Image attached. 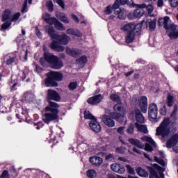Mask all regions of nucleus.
Wrapping results in <instances>:
<instances>
[{
  "label": "nucleus",
  "instance_id": "f257e3e1",
  "mask_svg": "<svg viewBox=\"0 0 178 178\" xmlns=\"http://www.w3.org/2000/svg\"><path fill=\"white\" fill-rule=\"evenodd\" d=\"M60 99V95L56 90H47L46 101L49 104L44 108L45 113L44 114V118L42 119V121L46 124H49L51 122L59 119V108H60V105L56 102H59ZM52 101H56V102Z\"/></svg>",
  "mask_w": 178,
  "mask_h": 178
},
{
  "label": "nucleus",
  "instance_id": "f03ea898",
  "mask_svg": "<svg viewBox=\"0 0 178 178\" xmlns=\"http://www.w3.org/2000/svg\"><path fill=\"white\" fill-rule=\"evenodd\" d=\"M178 106L174 105V108L171 113L170 118H173L175 121L170 120V118H164L159 126L156 129V136H161L163 140H166L170 135V133H176L177 127H176V115H177Z\"/></svg>",
  "mask_w": 178,
  "mask_h": 178
},
{
  "label": "nucleus",
  "instance_id": "7ed1b4c3",
  "mask_svg": "<svg viewBox=\"0 0 178 178\" xmlns=\"http://www.w3.org/2000/svg\"><path fill=\"white\" fill-rule=\"evenodd\" d=\"M39 62L43 67L48 63L50 67L55 70H60L63 67V60L51 52H44L43 56L40 58Z\"/></svg>",
  "mask_w": 178,
  "mask_h": 178
},
{
  "label": "nucleus",
  "instance_id": "20e7f679",
  "mask_svg": "<svg viewBox=\"0 0 178 178\" xmlns=\"http://www.w3.org/2000/svg\"><path fill=\"white\" fill-rule=\"evenodd\" d=\"M143 25L141 24H134V23H127L122 27L121 30L125 34L126 44H131L141 34Z\"/></svg>",
  "mask_w": 178,
  "mask_h": 178
},
{
  "label": "nucleus",
  "instance_id": "39448f33",
  "mask_svg": "<svg viewBox=\"0 0 178 178\" xmlns=\"http://www.w3.org/2000/svg\"><path fill=\"white\" fill-rule=\"evenodd\" d=\"M63 80V73L60 71H49L46 73L44 79V86L46 87L55 88L58 87L59 82Z\"/></svg>",
  "mask_w": 178,
  "mask_h": 178
},
{
  "label": "nucleus",
  "instance_id": "423d86ee",
  "mask_svg": "<svg viewBox=\"0 0 178 178\" xmlns=\"http://www.w3.org/2000/svg\"><path fill=\"white\" fill-rule=\"evenodd\" d=\"M136 9L134 11V17H141L145 13L147 12L149 14L152 12H154V6L151 4H145L143 3L142 4L136 5Z\"/></svg>",
  "mask_w": 178,
  "mask_h": 178
},
{
  "label": "nucleus",
  "instance_id": "0eeeda50",
  "mask_svg": "<svg viewBox=\"0 0 178 178\" xmlns=\"http://www.w3.org/2000/svg\"><path fill=\"white\" fill-rule=\"evenodd\" d=\"M147 169L149 172V178H165V168H162L161 165L154 163L153 164V168L151 166H147Z\"/></svg>",
  "mask_w": 178,
  "mask_h": 178
},
{
  "label": "nucleus",
  "instance_id": "6e6552de",
  "mask_svg": "<svg viewBox=\"0 0 178 178\" xmlns=\"http://www.w3.org/2000/svg\"><path fill=\"white\" fill-rule=\"evenodd\" d=\"M133 3V0H115L112 6V9H114L115 15H118V19L121 20L124 19L123 13L122 12V8L120 6L123 5H131Z\"/></svg>",
  "mask_w": 178,
  "mask_h": 178
},
{
  "label": "nucleus",
  "instance_id": "1a4fd4ad",
  "mask_svg": "<svg viewBox=\"0 0 178 178\" xmlns=\"http://www.w3.org/2000/svg\"><path fill=\"white\" fill-rule=\"evenodd\" d=\"M135 118L137 122H135V127L138 130V131H143V133H145V134H147V127L145 125H142L143 123H144V121L145 120V118H144V115H143V113H141V111L140 109L136 108L135 110ZM140 123V124H138Z\"/></svg>",
  "mask_w": 178,
  "mask_h": 178
},
{
  "label": "nucleus",
  "instance_id": "9d476101",
  "mask_svg": "<svg viewBox=\"0 0 178 178\" xmlns=\"http://www.w3.org/2000/svg\"><path fill=\"white\" fill-rule=\"evenodd\" d=\"M113 111L116 113V119L118 120L120 123H122V122H123V118L124 117V113L126 112V108H124V106H123L122 102L115 104L113 106Z\"/></svg>",
  "mask_w": 178,
  "mask_h": 178
},
{
  "label": "nucleus",
  "instance_id": "9b49d317",
  "mask_svg": "<svg viewBox=\"0 0 178 178\" xmlns=\"http://www.w3.org/2000/svg\"><path fill=\"white\" fill-rule=\"evenodd\" d=\"M148 115L149 119H152L153 122H159L158 118V106L155 103H152L149 105Z\"/></svg>",
  "mask_w": 178,
  "mask_h": 178
},
{
  "label": "nucleus",
  "instance_id": "f8f14e48",
  "mask_svg": "<svg viewBox=\"0 0 178 178\" xmlns=\"http://www.w3.org/2000/svg\"><path fill=\"white\" fill-rule=\"evenodd\" d=\"M89 127L95 133H100L101 130H102L101 124H99V122H98V120H97V118L93 120H90L89 122Z\"/></svg>",
  "mask_w": 178,
  "mask_h": 178
},
{
  "label": "nucleus",
  "instance_id": "ddd939ff",
  "mask_svg": "<svg viewBox=\"0 0 178 178\" xmlns=\"http://www.w3.org/2000/svg\"><path fill=\"white\" fill-rule=\"evenodd\" d=\"M139 108L143 113H147V111H148V99L147 96H142L140 97Z\"/></svg>",
  "mask_w": 178,
  "mask_h": 178
},
{
  "label": "nucleus",
  "instance_id": "4468645a",
  "mask_svg": "<svg viewBox=\"0 0 178 178\" xmlns=\"http://www.w3.org/2000/svg\"><path fill=\"white\" fill-rule=\"evenodd\" d=\"M65 52L67 55H69L70 56H72V58H77L81 55L82 51L81 50H79V49H74V48H70L66 47Z\"/></svg>",
  "mask_w": 178,
  "mask_h": 178
},
{
  "label": "nucleus",
  "instance_id": "2eb2a0df",
  "mask_svg": "<svg viewBox=\"0 0 178 178\" xmlns=\"http://www.w3.org/2000/svg\"><path fill=\"white\" fill-rule=\"evenodd\" d=\"M178 143V134H174L170 139L166 141V147L167 148H172V147H175L177 145Z\"/></svg>",
  "mask_w": 178,
  "mask_h": 178
},
{
  "label": "nucleus",
  "instance_id": "dca6fc26",
  "mask_svg": "<svg viewBox=\"0 0 178 178\" xmlns=\"http://www.w3.org/2000/svg\"><path fill=\"white\" fill-rule=\"evenodd\" d=\"M102 99H104V97L101 94L96 95L91 97H89L87 100L88 104L90 105H98Z\"/></svg>",
  "mask_w": 178,
  "mask_h": 178
},
{
  "label": "nucleus",
  "instance_id": "f3484780",
  "mask_svg": "<svg viewBox=\"0 0 178 178\" xmlns=\"http://www.w3.org/2000/svg\"><path fill=\"white\" fill-rule=\"evenodd\" d=\"M49 47L55 52H63L65 51V47L60 45L58 40H53Z\"/></svg>",
  "mask_w": 178,
  "mask_h": 178
},
{
  "label": "nucleus",
  "instance_id": "a211bd4d",
  "mask_svg": "<svg viewBox=\"0 0 178 178\" xmlns=\"http://www.w3.org/2000/svg\"><path fill=\"white\" fill-rule=\"evenodd\" d=\"M56 40L58 42L60 45H67L69 44V41H70V37L66 35V33H63L62 35H59L56 36Z\"/></svg>",
  "mask_w": 178,
  "mask_h": 178
},
{
  "label": "nucleus",
  "instance_id": "6ab92c4d",
  "mask_svg": "<svg viewBox=\"0 0 178 178\" xmlns=\"http://www.w3.org/2000/svg\"><path fill=\"white\" fill-rule=\"evenodd\" d=\"M102 122H103L107 127H115V120H113L109 115H103L102 117Z\"/></svg>",
  "mask_w": 178,
  "mask_h": 178
},
{
  "label": "nucleus",
  "instance_id": "aec40b11",
  "mask_svg": "<svg viewBox=\"0 0 178 178\" xmlns=\"http://www.w3.org/2000/svg\"><path fill=\"white\" fill-rule=\"evenodd\" d=\"M111 169L113 170V172H115V173H119L120 175H122L126 172V168H124V166L121 165L118 163L112 164L111 165Z\"/></svg>",
  "mask_w": 178,
  "mask_h": 178
},
{
  "label": "nucleus",
  "instance_id": "412c9836",
  "mask_svg": "<svg viewBox=\"0 0 178 178\" xmlns=\"http://www.w3.org/2000/svg\"><path fill=\"white\" fill-rule=\"evenodd\" d=\"M89 162L92 163V165H95V166H99L100 165H102L104 159H102V158L99 156H94L90 157Z\"/></svg>",
  "mask_w": 178,
  "mask_h": 178
},
{
  "label": "nucleus",
  "instance_id": "4be33fe9",
  "mask_svg": "<svg viewBox=\"0 0 178 178\" xmlns=\"http://www.w3.org/2000/svg\"><path fill=\"white\" fill-rule=\"evenodd\" d=\"M23 98L24 99H25L26 102L30 103L34 101L35 96L33 92H31V90H29L24 93Z\"/></svg>",
  "mask_w": 178,
  "mask_h": 178
},
{
  "label": "nucleus",
  "instance_id": "5701e85b",
  "mask_svg": "<svg viewBox=\"0 0 178 178\" xmlns=\"http://www.w3.org/2000/svg\"><path fill=\"white\" fill-rule=\"evenodd\" d=\"M128 141L129 144H131V145H134L135 147H137L140 149H143V148H144V145H143V143H141V141H140V140L138 139L131 138H129Z\"/></svg>",
  "mask_w": 178,
  "mask_h": 178
},
{
  "label": "nucleus",
  "instance_id": "b1692460",
  "mask_svg": "<svg viewBox=\"0 0 178 178\" xmlns=\"http://www.w3.org/2000/svg\"><path fill=\"white\" fill-rule=\"evenodd\" d=\"M67 34L70 35H75V37H83V33L79 29H68L67 30Z\"/></svg>",
  "mask_w": 178,
  "mask_h": 178
},
{
  "label": "nucleus",
  "instance_id": "393cba45",
  "mask_svg": "<svg viewBox=\"0 0 178 178\" xmlns=\"http://www.w3.org/2000/svg\"><path fill=\"white\" fill-rule=\"evenodd\" d=\"M147 27L149 26L150 31H154L156 29V19H147L146 21Z\"/></svg>",
  "mask_w": 178,
  "mask_h": 178
},
{
  "label": "nucleus",
  "instance_id": "a878e982",
  "mask_svg": "<svg viewBox=\"0 0 178 178\" xmlns=\"http://www.w3.org/2000/svg\"><path fill=\"white\" fill-rule=\"evenodd\" d=\"M10 15H12V12L10 11V10L6 9L2 14L1 22H8V20L10 19Z\"/></svg>",
  "mask_w": 178,
  "mask_h": 178
},
{
  "label": "nucleus",
  "instance_id": "bb28decb",
  "mask_svg": "<svg viewBox=\"0 0 178 178\" xmlns=\"http://www.w3.org/2000/svg\"><path fill=\"white\" fill-rule=\"evenodd\" d=\"M136 172L137 175H138V176H140V177H148L149 176V173L148 172H147L145 170L141 168V167H138L136 169Z\"/></svg>",
  "mask_w": 178,
  "mask_h": 178
},
{
  "label": "nucleus",
  "instance_id": "cd10ccee",
  "mask_svg": "<svg viewBox=\"0 0 178 178\" xmlns=\"http://www.w3.org/2000/svg\"><path fill=\"white\" fill-rule=\"evenodd\" d=\"M47 34L49 35L51 40H56L57 36L59 35V34L55 33V29H54V27L52 26L48 29Z\"/></svg>",
  "mask_w": 178,
  "mask_h": 178
},
{
  "label": "nucleus",
  "instance_id": "c85d7f7f",
  "mask_svg": "<svg viewBox=\"0 0 178 178\" xmlns=\"http://www.w3.org/2000/svg\"><path fill=\"white\" fill-rule=\"evenodd\" d=\"M135 126L136 125L133 123L129 124L126 129L127 134H129V136H133V134H134Z\"/></svg>",
  "mask_w": 178,
  "mask_h": 178
},
{
  "label": "nucleus",
  "instance_id": "c756f323",
  "mask_svg": "<svg viewBox=\"0 0 178 178\" xmlns=\"http://www.w3.org/2000/svg\"><path fill=\"white\" fill-rule=\"evenodd\" d=\"M175 97L172 95H168L167 96V106L168 108H172L173 106V104L175 102Z\"/></svg>",
  "mask_w": 178,
  "mask_h": 178
},
{
  "label": "nucleus",
  "instance_id": "7c9ffc66",
  "mask_svg": "<svg viewBox=\"0 0 178 178\" xmlns=\"http://www.w3.org/2000/svg\"><path fill=\"white\" fill-rule=\"evenodd\" d=\"M85 119H88L89 120H95L97 119L95 116L92 115V113L90 112V111L86 110L83 113Z\"/></svg>",
  "mask_w": 178,
  "mask_h": 178
},
{
  "label": "nucleus",
  "instance_id": "2f4dec72",
  "mask_svg": "<svg viewBox=\"0 0 178 178\" xmlns=\"http://www.w3.org/2000/svg\"><path fill=\"white\" fill-rule=\"evenodd\" d=\"M77 63H79V65H83V66H86V63L88 62V60H87V56L83 55L81 56L79 58L76 59Z\"/></svg>",
  "mask_w": 178,
  "mask_h": 178
},
{
  "label": "nucleus",
  "instance_id": "473e14b6",
  "mask_svg": "<svg viewBox=\"0 0 178 178\" xmlns=\"http://www.w3.org/2000/svg\"><path fill=\"white\" fill-rule=\"evenodd\" d=\"M110 99L113 101V102H118V104L122 102V99H120V96L116 94H111L110 95Z\"/></svg>",
  "mask_w": 178,
  "mask_h": 178
},
{
  "label": "nucleus",
  "instance_id": "72a5a7b5",
  "mask_svg": "<svg viewBox=\"0 0 178 178\" xmlns=\"http://www.w3.org/2000/svg\"><path fill=\"white\" fill-rule=\"evenodd\" d=\"M143 140L146 141V143H149L151 144L152 147H156V143H155V141H154V139L149 136H145L143 137Z\"/></svg>",
  "mask_w": 178,
  "mask_h": 178
},
{
  "label": "nucleus",
  "instance_id": "f704fd0d",
  "mask_svg": "<svg viewBox=\"0 0 178 178\" xmlns=\"http://www.w3.org/2000/svg\"><path fill=\"white\" fill-rule=\"evenodd\" d=\"M22 115H24V118H22L21 120H19V122L21 123V122H26L29 123V112H27V110H23Z\"/></svg>",
  "mask_w": 178,
  "mask_h": 178
},
{
  "label": "nucleus",
  "instance_id": "c9c22d12",
  "mask_svg": "<svg viewBox=\"0 0 178 178\" xmlns=\"http://www.w3.org/2000/svg\"><path fill=\"white\" fill-rule=\"evenodd\" d=\"M54 26L56 27V29H57V30H60V31H62V30H63V24H62V22H59V20H58L57 19H56V21L54 22Z\"/></svg>",
  "mask_w": 178,
  "mask_h": 178
},
{
  "label": "nucleus",
  "instance_id": "e433bc0d",
  "mask_svg": "<svg viewBox=\"0 0 178 178\" xmlns=\"http://www.w3.org/2000/svg\"><path fill=\"white\" fill-rule=\"evenodd\" d=\"M86 175L89 178H94L95 177V176H97V172L95 171V170H88L86 172Z\"/></svg>",
  "mask_w": 178,
  "mask_h": 178
},
{
  "label": "nucleus",
  "instance_id": "4c0bfd02",
  "mask_svg": "<svg viewBox=\"0 0 178 178\" xmlns=\"http://www.w3.org/2000/svg\"><path fill=\"white\" fill-rule=\"evenodd\" d=\"M12 26V22L6 21L1 26V30H8Z\"/></svg>",
  "mask_w": 178,
  "mask_h": 178
},
{
  "label": "nucleus",
  "instance_id": "58836bf2",
  "mask_svg": "<svg viewBox=\"0 0 178 178\" xmlns=\"http://www.w3.org/2000/svg\"><path fill=\"white\" fill-rule=\"evenodd\" d=\"M68 88L70 91H74L77 88V81L70 82L68 85Z\"/></svg>",
  "mask_w": 178,
  "mask_h": 178
},
{
  "label": "nucleus",
  "instance_id": "ea45409f",
  "mask_svg": "<svg viewBox=\"0 0 178 178\" xmlns=\"http://www.w3.org/2000/svg\"><path fill=\"white\" fill-rule=\"evenodd\" d=\"M163 20L164 29H165V30H169L170 28H169V26L168 25V23H169V20H170V17L165 16L164 17Z\"/></svg>",
  "mask_w": 178,
  "mask_h": 178
},
{
  "label": "nucleus",
  "instance_id": "a19ab883",
  "mask_svg": "<svg viewBox=\"0 0 178 178\" xmlns=\"http://www.w3.org/2000/svg\"><path fill=\"white\" fill-rule=\"evenodd\" d=\"M15 60H16V57L10 56L6 61V64L7 65V66H10L12 63H15Z\"/></svg>",
  "mask_w": 178,
  "mask_h": 178
},
{
  "label": "nucleus",
  "instance_id": "79ce46f5",
  "mask_svg": "<svg viewBox=\"0 0 178 178\" xmlns=\"http://www.w3.org/2000/svg\"><path fill=\"white\" fill-rule=\"evenodd\" d=\"M168 37L170 40H177L178 38V31L175 32H170L168 33Z\"/></svg>",
  "mask_w": 178,
  "mask_h": 178
},
{
  "label": "nucleus",
  "instance_id": "37998d69",
  "mask_svg": "<svg viewBox=\"0 0 178 178\" xmlns=\"http://www.w3.org/2000/svg\"><path fill=\"white\" fill-rule=\"evenodd\" d=\"M46 5L49 12H52L54 10V3L52 2V0L47 1Z\"/></svg>",
  "mask_w": 178,
  "mask_h": 178
},
{
  "label": "nucleus",
  "instance_id": "c03bdc74",
  "mask_svg": "<svg viewBox=\"0 0 178 178\" xmlns=\"http://www.w3.org/2000/svg\"><path fill=\"white\" fill-rule=\"evenodd\" d=\"M159 113L163 116H166V113H168V108H166V105H163L161 106Z\"/></svg>",
  "mask_w": 178,
  "mask_h": 178
},
{
  "label": "nucleus",
  "instance_id": "a18cd8bd",
  "mask_svg": "<svg viewBox=\"0 0 178 178\" xmlns=\"http://www.w3.org/2000/svg\"><path fill=\"white\" fill-rule=\"evenodd\" d=\"M113 10L115 12V9L112 8V6H107L104 10L105 15H111Z\"/></svg>",
  "mask_w": 178,
  "mask_h": 178
},
{
  "label": "nucleus",
  "instance_id": "49530a36",
  "mask_svg": "<svg viewBox=\"0 0 178 178\" xmlns=\"http://www.w3.org/2000/svg\"><path fill=\"white\" fill-rule=\"evenodd\" d=\"M125 168L129 175H136V171H134V168H133L131 165H127Z\"/></svg>",
  "mask_w": 178,
  "mask_h": 178
},
{
  "label": "nucleus",
  "instance_id": "de8ad7c7",
  "mask_svg": "<svg viewBox=\"0 0 178 178\" xmlns=\"http://www.w3.org/2000/svg\"><path fill=\"white\" fill-rule=\"evenodd\" d=\"M154 161H155V162H156L157 163H159L163 168H164V166H165V160H163V159H159L156 156V157H154Z\"/></svg>",
  "mask_w": 178,
  "mask_h": 178
},
{
  "label": "nucleus",
  "instance_id": "09e8293b",
  "mask_svg": "<svg viewBox=\"0 0 178 178\" xmlns=\"http://www.w3.org/2000/svg\"><path fill=\"white\" fill-rule=\"evenodd\" d=\"M21 12L22 14L24 13H27L28 10H27V0H24L22 9H21Z\"/></svg>",
  "mask_w": 178,
  "mask_h": 178
},
{
  "label": "nucleus",
  "instance_id": "8fccbe9b",
  "mask_svg": "<svg viewBox=\"0 0 178 178\" xmlns=\"http://www.w3.org/2000/svg\"><path fill=\"white\" fill-rule=\"evenodd\" d=\"M152 144L145 143V151L147 152H152L154 151V148L152 146Z\"/></svg>",
  "mask_w": 178,
  "mask_h": 178
},
{
  "label": "nucleus",
  "instance_id": "3c124183",
  "mask_svg": "<svg viewBox=\"0 0 178 178\" xmlns=\"http://www.w3.org/2000/svg\"><path fill=\"white\" fill-rule=\"evenodd\" d=\"M21 13H17L16 14H15L11 19H10V22L12 23V22H17V20H19V18L21 16Z\"/></svg>",
  "mask_w": 178,
  "mask_h": 178
},
{
  "label": "nucleus",
  "instance_id": "603ef678",
  "mask_svg": "<svg viewBox=\"0 0 178 178\" xmlns=\"http://www.w3.org/2000/svg\"><path fill=\"white\" fill-rule=\"evenodd\" d=\"M168 2L170 3L171 8H177L178 0H168Z\"/></svg>",
  "mask_w": 178,
  "mask_h": 178
},
{
  "label": "nucleus",
  "instance_id": "864d4df0",
  "mask_svg": "<svg viewBox=\"0 0 178 178\" xmlns=\"http://www.w3.org/2000/svg\"><path fill=\"white\" fill-rule=\"evenodd\" d=\"M46 23H47L48 24H55V22H56V17H51V18H48L46 19Z\"/></svg>",
  "mask_w": 178,
  "mask_h": 178
},
{
  "label": "nucleus",
  "instance_id": "5fc2aeb1",
  "mask_svg": "<svg viewBox=\"0 0 178 178\" xmlns=\"http://www.w3.org/2000/svg\"><path fill=\"white\" fill-rule=\"evenodd\" d=\"M56 2L62 9H65V1L63 0H53Z\"/></svg>",
  "mask_w": 178,
  "mask_h": 178
},
{
  "label": "nucleus",
  "instance_id": "6e6d98bb",
  "mask_svg": "<svg viewBox=\"0 0 178 178\" xmlns=\"http://www.w3.org/2000/svg\"><path fill=\"white\" fill-rule=\"evenodd\" d=\"M33 126H36V129L37 130H40V129H42V127H44V123H42V122L40 121L37 123H33Z\"/></svg>",
  "mask_w": 178,
  "mask_h": 178
},
{
  "label": "nucleus",
  "instance_id": "4d7b16f0",
  "mask_svg": "<svg viewBox=\"0 0 178 178\" xmlns=\"http://www.w3.org/2000/svg\"><path fill=\"white\" fill-rule=\"evenodd\" d=\"M0 178H10V175H9V172L8 170H3L0 176Z\"/></svg>",
  "mask_w": 178,
  "mask_h": 178
},
{
  "label": "nucleus",
  "instance_id": "13d9d810",
  "mask_svg": "<svg viewBox=\"0 0 178 178\" xmlns=\"http://www.w3.org/2000/svg\"><path fill=\"white\" fill-rule=\"evenodd\" d=\"M35 30L37 37H38V38H42V33H41V31H40V29H38V26H35Z\"/></svg>",
  "mask_w": 178,
  "mask_h": 178
},
{
  "label": "nucleus",
  "instance_id": "bf43d9fd",
  "mask_svg": "<svg viewBox=\"0 0 178 178\" xmlns=\"http://www.w3.org/2000/svg\"><path fill=\"white\" fill-rule=\"evenodd\" d=\"M71 17H72V20H74V22H75V23H80V19H79L77 15H76L74 14H72Z\"/></svg>",
  "mask_w": 178,
  "mask_h": 178
},
{
  "label": "nucleus",
  "instance_id": "052dcab7",
  "mask_svg": "<svg viewBox=\"0 0 178 178\" xmlns=\"http://www.w3.org/2000/svg\"><path fill=\"white\" fill-rule=\"evenodd\" d=\"M124 129H126L125 127H120L118 128L117 132L119 134H124Z\"/></svg>",
  "mask_w": 178,
  "mask_h": 178
},
{
  "label": "nucleus",
  "instance_id": "680f3d73",
  "mask_svg": "<svg viewBox=\"0 0 178 178\" xmlns=\"http://www.w3.org/2000/svg\"><path fill=\"white\" fill-rule=\"evenodd\" d=\"M115 152H117V154H124V150H123V147H118L115 148Z\"/></svg>",
  "mask_w": 178,
  "mask_h": 178
},
{
  "label": "nucleus",
  "instance_id": "e2e57ef3",
  "mask_svg": "<svg viewBox=\"0 0 178 178\" xmlns=\"http://www.w3.org/2000/svg\"><path fill=\"white\" fill-rule=\"evenodd\" d=\"M110 117L111 118V119H115V120H116L117 122H119V120L116 119V112H111L110 113Z\"/></svg>",
  "mask_w": 178,
  "mask_h": 178
},
{
  "label": "nucleus",
  "instance_id": "0e129e2a",
  "mask_svg": "<svg viewBox=\"0 0 178 178\" xmlns=\"http://www.w3.org/2000/svg\"><path fill=\"white\" fill-rule=\"evenodd\" d=\"M26 77H27V74H26V72L22 71V75L20 76V78L22 79V81H24Z\"/></svg>",
  "mask_w": 178,
  "mask_h": 178
},
{
  "label": "nucleus",
  "instance_id": "69168bd1",
  "mask_svg": "<svg viewBox=\"0 0 178 178\" xmlns=\"http://www.w3.org/2000/svg\"><path fill=\"white\" fill-rule=\"evenodd\" d=\"M61 22H63V23H69V19L66 16H63L61 17Z\"/></svg>",
  "mask_w": 178,
  "mask_h": 178
},
{
  "label": "nucleus",
  "instance_id": "338daca9",
  "mask_svg": "<svg viewBox=\"0 0 178 178\" xmlns=\"http://www.w3.org/2000/svg\"><path fill=\"white\" fill-rule=\"evenodd\" d=\"M157 6L158 8H162L163 6V0H158Z\"/></svg>",
  "mask_w": 178,
  "mask_h": 178
},
{
  "label": "nucleus",
  "instance_id": "774afa93",
  "mask_svg": "<svg viewBox=\"0 0 178 178\" xmlns=\"http://www.w3.org/2000/svg\"><path fill=\"white\" fill-rule=\"evenodd\" d=\"M35 70L38 73H40V72H42V68L40 65H35Z\"/></svg>",
  "mask_w": 178,
  "mask_h": 178
}]
</instances>
